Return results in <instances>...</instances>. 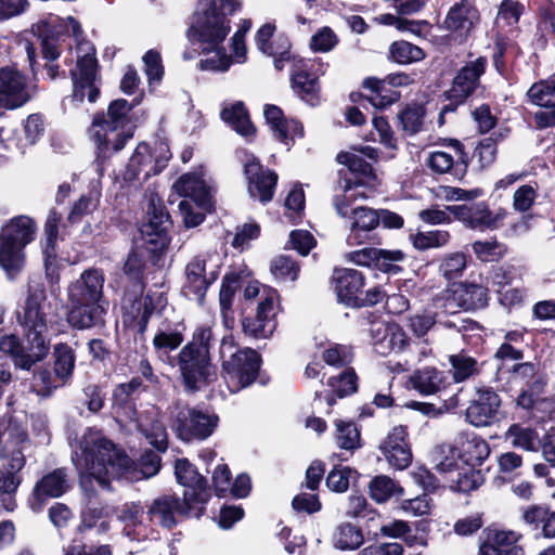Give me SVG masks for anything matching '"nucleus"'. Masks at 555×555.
Returning a JSON list of instances; mask_svg holds the SVG:
<instances>
[{
    "label": "nucleus",
    "instance_id": "nucleus-33",
    "mask_svg": "<svg viewBox=\"0 0 555 555\" xmlns=\"http://www.w3.org/2000/svg\"><path fill=\"white\" fill-rule=\"evenodd\" d=\"M453 299L465 311L485 309L489 305V288L474 282H460L451 285Z\"/></svg>",
    "mask_w": 555,
    "mask_h": 555
},
{
    "label": "nucleus",
    "instance_id": "nucleus-12",
    "mask_svg": "<svg viewBox=\"0 0 555 555\" xmlns=\"http://www.w3.org/2000/svg\"><path fill=\"white\" fill-rule=\"evenodd\" d=\"M279 292L270 286L263 288L261 298L254 314H241L243 334L253 339H268L278 327L276 306Z\"/></svg>",
    "mask_w": 555,
    "mask_h": 555
},
{
    "label": "nucleus",
    "instance_id": "nucleus-43",
    "mask_svg": "<svg viewBox=\"0 0 555 555\" xmlns=\"http://www.w3.org/2000/svg\"><path fill=\"white\" fill-rule=\"evenodd\" d=\"M137 397L124 385L115 386L112 393V410L121 417L134 420L138 416L135 404Z\"/></svg>",
    "mask_w": 555,
    "mask_h": 555
},
{
    "label": "nucleus",
    "instance_id": "nucleus-26",
    "mask_svg": "<svg viewBox=\"0 0 555 555\" xmlns=\"http://www.w3.org/2000/svg\"><path fill=\"white\" fill-rule=\"evenodd\" d=\"M379 450L390 466L397 469H405L413 460L408 426H395L379 446Z\"/></svg>",
    "mask_w": 555,
    "mask_h": 555
},
{
    "label": "nucleus",
    "instance_id": "nucleus-14",
    "mask_svg": "<svg viewBox=\"0 0 555 555\" xmlns=\"http://www.w3.org/2000/svg\"><path fill=\"white\" fill-rule=\"evenodd\" d=\"M23 335L25 344L15 334L3 335L0 338V351L9 354L16 367L30 371L49 354L50 343H38L30 339L29 334Z\"/></svg>",
    "mask_w": 555,
    "mask_h": 555
},
{
    "label": "nucleus",
    "instance_id": "nucleus-37",
    "mask_svg": "<svg viewBox=\"0 0 555 555\" xmlns=\"http://www.w3.org/2000/svg\"><path fill=\"white\" fill-rule=\"evenodd\" d=\"M496 380H505L509 386L524 385L528 387L534 380L547 385L546 376L540 373L539 363L530 361L513 363L509 367L504 366L503 372L496 375Z\"/></svg>",
    "mask_w": 555,
    "mask_h": 555
},
{
    "label": "nucleus",
    "instance_id": "nucleus-36",
    "mask_svg": "<svg viewBox=\"0 0 555 555\" xmlns=\"http://www.w3.org/2000/svg\"><path fill=\"white\" fill-rule=\"evenodd\" d=\"M522 524L534 538L550 539L552 507L546 503H533L520 508Z\"/></svg>",
    "mask_w": 555,
    "mask_h": 555
},
{
    "label": "nucleus",
    "instance_id": "nucleus-24",
    "mask_svg": "<svg viewBox=\"0 0 555 555\" xmlns=\"http://www.w3.org/2000/svg\"><path fill=\"white\" fill-rule=\"evenodd\" d=\"M487 66L488 60L486 56H479L475 61L467 62L456 72L447 93L451 98L459 99L460 102H466L480 87V79L485 75Z\"/></svg>",
    "mask_w": 555,
    "mask_h": 555
},
{
    "label": "nucleus",
    "instance_id": "nucleus-11",
    "mask_svg": "<svg viewBox=\"0 0 555 555\" xmlns=\"http://www.w3.org/2000/svg\"><path fill=\"white\" fill-rule=\"evenodd\" d=\"M199 505L182 495L176 493L163 494L153 500L147 508L149 521L157 524L162 528L171 530L178 525V518L201 519L206 512H201Z\"/></svg>",
    "mask_w": 555,
    "mask_h": 555
},
{
    "label": "nucleus",
    "instance_id": "nucleus-56",
    "mask_svg": "<svg viewBox=\"0 0 555 555\" xmlns=\"http://www.w3.org/2000/svg\"><path fill=\"white\" fill-rule=\"evenodd\" d=\"M374 269L387 273V274H398L402 271V267L397 264V262L402 261L405 258V254L401 249H377Z\"/></svg>",
    "mask_w": 555,
    "mask_h": 555
},
{
    "label": "nucleus",
    "instance_id": "nucleus-3",
    "mask_svg": "<svg viewBox=\"0 0 555 555\" xmlns=\"http://www.w3.org/2000/svg\"><path fill=\"white\" fill-rule=\"evenodd\" d=\"M101 269L85 270L67 289L66 322L73 330L85 331L105 323L108 300L104 296Z\"/></svg>",
    "mask_w": 555,
    "mask_h": 555
},
{
    "label": "nucleus",
    "instance_id": "nucleus-42",
    "mask_svg": "<svg viewBox=\"0 0 555 555\" xmlns=\"http://www.w3.org/2000/svg\"><path fill=\"white\" fill-rule=\"evenodd\" d=\"M426 57L425 51L409 41L397 40L389 46L387 59L399 65L421 62Z\"/></svg>",
    "mask_w": 555,
    "mask_h": 555
},
{
    "label": "nucleus",
    "instance_id": "nucleus-2",
    "mask_svg": "<svg viewBox=\"0 0 555 555\" xmlns=\"http://www.w3.org/2000/svg\"><path fill=\"white\" fill-rule=\"evenodd\" d=\"M442 459L436 465L453 492L470 493L485 482L480 467L490 455L486 439L474 433L460 435L454 444L439 447Z\"/></svg>",
    "mask_w": 555,
    "mask_h": 555
},
{
    "label": "nucleus",
    "instance_id": "nucleus-50",
    "mask_svg": "<svg viewBox=\"0 0 555 555\" xmlns=\"http://www.w3.org/2000/svg\"><path fill=\"white\" fill-rule=\"evenodd\" d=\"M57 235H44L40 238V248L43 257V266L47 278L59 279L57 264Z\"/></svg>",
    "mask_w": 555,
    "mask_h": 555
},
{
    "label": "nucleus",
    "instance_id": "nucleus-46",
    "mask_svg": "<svg viewBox=\"0 0 555 555\" xmlns=\"http://www.w3.org/2000/svg\"><path fill=\"white\" fill-rule=\"evenodd\" d=\"M468 257L463 251L446 254L440 259L439 273L449 282L460 279L467 267Z\"/></svg>",
    "mask_w": 555,
    "mask_h": 555
},
{
    "label": "nucleus",
    "instance_id": "nucleus-27",
    "mask_svg": "<svg viewBox=\"0 0 555 555\" xmlns=\"http://www.w3.org/2000/svg\"><path fill=\"white\" fill-rule=\"evenodd\" d=\"M352 223L348 236L349 244H382V237L375 233L378 227L377 209L359 206L351 210Z\"/></svg>",
    "mask_w": 555,
    "mask_h": 555
},
{
    "label": "nucleus",
    "instance_id": "nucleus-13",
    "mask_svg": "<svg viewBox=\"0 0 555 555\" xmlns=\"http://www.w3.org/2000/svg\"><path fill=\"white\" fill-rule=\"evenodd\" d=\"M47 300L44 288H29L25 301L15 310L17 323L23 327V334H29L30 339L38 343H50L43 335L47 332V314L42 304Z\"/></svg>",
    "mask_w": 555,
    "mask_h": 555
},
{
    "label": "nucleus",
    "instance_id": "nucleus-1",
    "mask_svg": "<svg viewBox=\"0 0 555 555\" xmlns=\"http://www.w3.org/2000/svg\"><path fill=\"white\" fill-rule=\"evenodd\" d=\"M83 472L103 488H109L111 478H151L162 467L160 456L153 450L142 452L137 462L126 451L102 435L89 428L80 440Z\"/></svg>",
    "mask_w": 555,
    "mask_h": 555
},
{
    "label": "nucleus",
    "instance_id": "nucleus-21",
    "mask_svg": "<svg viewBox=\"0 0 555 555\" xmlns=\"http://www.w3.org/2000/svg\"><path fill=\"white\" fill-rule=\"evenodd\" d=\"M528 101L539 107L551 111H538L533 115L535 128L539 130L555 128V73L546 79L533 82L528 89Z\"/></svg>",
    "mask_w": 555,
    "mask_h": 555
},
{
    "label": "nucleus",
    "instance_id": "nucleus-47",
    "mask_svg": "<svg viewBox=\"0 0 555 555\" xmlns=\"http://www.w3.org/2000/svg\"><path fill=\"white\" fill-rule=\"evenodd\" d=\"M409 240L415 249L427 250L446 246L451 240V235L446 230L417 231L416 233H410Z\"/></svg>",
    "mask_w": 555,
    "mask_h": 555
},
{
    "label": "nucleus",
    "instance_id": "nucleus-53",
    "mask_svg": "<svg viewBox=\"0 0 555 555\" xmlns=\"http://www.w3.org/2000/svg\"><path fill=\"white\" fill-rule=\"evenodd\" d=\"M476 258L481 262L500 261L507 253V247L503 243L493 241H475L472 244Z\"/></svg>",
    "mask_w": 555,
    "mask_h": 555
},
{
    "label": "nucleus",
    "instance_id": "nucleus-34",
    "mask_svg": "<svg viewBox=\"0 0 555 555\" xmlns=\"http://www.w3.org/2000/svg\"><path fill=\"white\" fill-rule=\"evenodd\" d=\"M339 184L344 192L352 191L358 186L373 185L377 180L373 166L363 157L352 158V163L347 170L338 171Z\"/></svg>",
    "mask_w": 555,
    "mask_h": 555
},
{
    "label": "nucleus",
    "instance_id": "nucleus-45",
    "mask_svg": "<svg viewBox=\"0 0 555 555\" xmlns=\"http://www.w3.org/2000/svg\"><path fill=\"white\" fill-rule=\"evenodd\" d=\"M336 426V442L340 449L353 453L362 447L361 433L359 427L352 421H335Z\"/></svg>",
    "mask_w": 555,
    "mask_h": 555
},
{
    "label": "nucleus",
    "instance_id": "nucleus-61",
    "mask_svg": "<svg viewBox=\"0 0 555 555\" xmlns=\"http://www.w3.org/2000/svg\"><path fill=\"white\" fill-rule=\"evenodd\" d=\"M266 55L273 57V65L278 72L283 70L285 63H295V60H299L292 53V42L288 37L281 35L275 39V48L272 49V53H266Z\"/></svg>",
    "mask_w": 555,
    "mask_h": 555
},
{
    "label": "nucleus",
    "instance_id": "nucleus-20",
    "mask_svg": "<svg viewBox=\"0 0 555 555\" xmlns=\"http://www.w3.org/2000/svg\"><path fill=\"white\" fill-rule=\"evenodd\" d=\"M219 423L217 414H209L196 408L179 412L176 417L178 437L184 441L205 440L210 437Z\"/></svg>",
    "mask_w": 555,
    "mask_h": 555
},
{
    "label": "nucleus",
    "instance_id": "nucleus-28",
    "mask_svg": "<svg viewBox=\"0 0 555 555\" xmlns=\"http://www.w3.org/2000/svg\"><path fill=\"white\" fill-rule=\"evenodd\" d=\"M173 188L176 192L184 197V199L196 204L197 208L206 211H215V199L210 192V188L202 176L195 172H188L178 178Z\"/></svg>",
    "mask_w": 555,
    "mask_h": 555
},
{
    "label": "nucleus",
    "instance_id": "nucleus-55",
    "mask_svg": "<svg viewBox=\"0 0 555 555\" xmlns=\"http://www.w3.org/2000/svg\"><path fill=\"white\" fill-rule=\"evenodd\" d=\"M150 157L154 159L153 165L145 171L144 181L153 176L159 175L167 166L172 157L169 141L166 138L159 139L151 150Z\"/></svg>",
    "mask_w": 555,
    "mask_h": 555
},
{
    "label": "nucleus",
    "instance_id": "nucleus-19",
    "mask_svg": "<svg viewBox=\"0 0 555 555\" xmlns=\"http://www.w3.org/2000/svg\"><path fill=\"white\" fill-rule=\"evenodd\" d=\"M77 72L70 69L73 79L72 99L82 103L87 93L88 101L95 103L100 98L101 90L96 83L99 63L95 53H87L78 59Z\"/></svg>",
    "mask_w": 555,
    "mask_h": 555
},
{
    "label": "nucleus",
    "instance_id": "nucleus-15",
    "mask_svg": "<svg viewBox=\"0 0 555 555\" xmlns=\"http://www.w3.org/2000/svg\"><path fill=\"white\" fill-rule=\"evenodd\" d=\"M502 399L490 386L476 388L465 410V420L474 427H489L501 418Z\"/></svg>",
    "mask_w": 555,
    "mask_h": 555
},
{
    "label": "nucleus",
    "instance_id": "nucleus-48",
    "mask_svg": "<svg viewBox=\"0 0 555 555\" xmlns=\"http://www.w3.org/2000/svg\"><path fill=\"white\" fill-rule=\"evenodd\" d=\"M38 39L40 41V51L42 59L54 62L61 55L59 46V34L48 23L38 26Z\"/></svg>",
    "mask_w": 555,
    "mask_h": 555
},
{
    "label": "nucleus",
    "instance_id": "nucleus-39",
    "mask_svg": "<svg viewBox=\"0 0 555 555\" xmlns=\"http://www.w3.org/2000/svg\"><path fill=\"white\" fill-rule=\"evenodd\" d=\"M221 119L243 137L256 134V127L251 122L249 113L244 102L237 101L220 113Z\"/></svg>",
    "mask_w": 555,
    "mask_h": 555
},
{
    "label": "nucleus",
    "instance_id": "nucleus-52",
    "mask_svg": "<svg viewBox=\"0 0 555 555\" xmlns=\"http://www.w3.org/2000/svg\"><path fill=\"white\" fill-rule=\"evenodd\" d=\"M270 272L279 281L295 282L299 276L300 266L291 256L280 255L272 259Z\"/></svg>",
    "mask_w": 555,
    "mask_h": 555
},
{
    "label": "nucleus",
    "instance_id": "nucleus-57",
    "mask_svg": "<svg viewBox=\"0 0 555 555\" xmlns=\"http://www.w3.org/2000/svg\"><path fill=\"white\" fill-rule=\"evenodd\" d=\"M323 361L334 367H349L354 359L353 349L350 346L334 344L322 352Z\"/></svg>",
    "mask_w": 555,
    "mask_h": 555
},
{
    "label": "nucleus",
    "instance_id": "nucleus-60",
    "mask_svg": "<svg viewBox=\"0 0 555 555\" xmlns=\"http://www.w3.org/2000/svg\"><path fill=\"white\" fill-rule=\"evenodd\" d=\"M357 473L349 466L335 465L325 479L326 487L336 493H344L348 490L352 474Z\"/></svg>",
    "mask_w": 555,
    "mask_h": 555
},
{
    "label": "nucleus",
    "instance_id": "nucleus-62",
    "mask_svg": "<svg viewBox=\"0 0 555 555\" xmlns=\"http://www.w3.org/2000/svg\"><path fill=\"white\" fill-rule=\"evenodd\" d=\"M507 437L512 439V446L521 448L527 451H534V441L538 434L533 428L522 427L519 424H512L506 433Z\"/></svg>",
    "mask_w": 555,
    "mask_h": 555
},
{
    "label": "nucleus",
    "instance_id": "nucleus-8",
    "mask_svg": "<svg viewBox=\"0 0 555 555\" xmlns=\"http://www.w3.org/2000/svg\"><path fill=\"white\" fill-rule=\"evenodd\" d=\"M262 356L254 348H238L228 360L221 363V377L229 391L237 393L250 387L259 379L261 385L268 383L261 375Z\"/></svg>",
    "mask_w": 555,
    "mask_h": 555
},
{
    "label": "nucleus",
    "instance_id": "nucleus-30",
    "mask_svg": "<svg viewBox=\"0 0 555 555\" xmlns=\"http://www.w3.org/2000/svg\"><path fill=\"white\" fill-rule=\"evenodd\" d=\"M152 315V308L149 307L142 293L126 299L121 306L122 324L126 328L134 332L135 338H145Z\"/></svg>",
    "mask_w": 555,
    "mask_h": 555
},
{
    "label": "nucleus",
    "instance_id": "nucleus-7",
    "mask_svg": "<svg viewBox=\"0 0 555 555\" xmlns=\"http://www.w3.org/2000/svg\"><path fill=\"white\" fill-rule=\"evenodd\" d=\"M242 2H207V7L194 13V23L191 30L201 43L218 47L228 37L231 30L232 15L241 9Z\"/></svg>",
    "mask_w": 555,
    "mask_h": 555
},
{
    "label": "nucleus",
    "instance_id": "nucleus-38",
    "mask_svg": "<svg viewBox=\"0 0 555 555\" xmlns=\"http://www.w3.org/2000/svg\"><path fill=\"white\" fill-rule=\"evenodd\" d=\"M410 379L413 388L423 396L435 395L450 385L447 373L435 366L416 370Z\"/></svg>",
    "mask_w": 555,
    "mask_h": 555
},
{
    "label": "nucleus",
    "instance_id": "nucleus-22",
    "mask_svg": "<svg viewBox=\"0 0 555 555\" xmlns=\"http://www.w3.org/2000/svg\"><path fill=\"white\" fill-rule=\"evenodd\" d=\"M361 88L363 91L351 92L349 99L352 103L362 106H365L364 102H366L377 109H385L401 98V92L389 87L384 78L366 77L362 80Z\"/></svg>",
    "mask_w": 555,
    "mask_h": 555
},
{
    "label": "nucleus",
    "instance_id": "nucleus-23",
    "mask_svg": "<svg viewBox=\"0 0 555 555\" xmlns=\"http://www.w3.org/2000/svg\"><path fill=\"white\" fill-rule=\"evenodd\" d=\"M30 100L27 90V78L17 68L4 66L0 68V107L16 109Z\"/></svg>",
    "mask_w": 555,
    "mask_h": 555
},
{
    "label": "nucleus",
    "instance_id": "nucleus-9",
    "mask_svg": "<svg viewBox=\"0 0 555 555\" xmlns=\"http://www.w3.org/2000/svg\"><path fill=\"white\" fill-rule=\"evenodd\" d=\"M169 359L171 366H178L182 385L188 392H197L217 377L211 356L193 349L192 344H185L176 357Z\"/></svg>",
    "mask_w": 555,
    "mask_h": 555
},
{
    "label": "nucleus",
    "instance_id": "nucleus-10",
    "mask_svg": "<svg viewBox=\"0 0 555 555\" xmlns=\"http://www.w3.org/2000/svg\"><path fill=\"white\" fill-rule=\"evenodd\" d=\"M173 222L164 202L152 196L147 204L146 221L140 228L144 238L145 248L153 254V257H159L169 246V230Z\"/></svg>",
    "mask_w": 555,
    "mask_h": 555
},
{
    "label": "nucleus",
    "instance_id": "nucleus-17",
    "mask_svg": "<svg viewBox=\"0 0 555 555\" xmlns=\"http://www.w3.org/2000/svg\"><path fill=\"white\" fill-rule=\"evenodd\" d=\"M70 488L67 468L57 467L36 481L27 499L28 507L34 513H40L49 500L63 496Z\"/></svg>",
    "mask_w": 555,
    "mask_h": 555
},
{
    "label": "nucleus",
    "instance_id": "nucleus-16",
    "mask_svg": "<svg viewBox=\"0 0 555 555\" xmlns=\"http://www.w3.org/2000/svg\"><path fill=\"white\" fill-rule=\"evenodd\" d=\"M175 476L177 482L184 487L183 495L199 505L201 512H206V506L211 499L207 478L186 457L175 461Z\"/></svg>",
    "mask_w": 555,
    "mask_h": 555
},
{
    "label": "nucleus",
    "instance_id": "nucleus-54",
    "mask_svg": "<svg viewBox=\"0 0 555 555\" xmlns=\"http://www.w3.org/2000/svg\"><path fill=\"white\" fill-rule=\"evenodd\" d=\"M364 541L362 530L349 522L343 524L338 527V532L335 540V547L341 551L357 550Z\"/></svg>",
    "mask_w": 555,
    "mask_h": 555
},
{
    "label": "nucleus",
    "instance_id": "nucleus-29",
    "mask_svg": "<svg viewBox=\"0 0 555 555\" xmlns=\"http://www.w3.org/2000/svg\"><path fill=\"white\" fill-rule=\"evenodd\" d=\"M86 496L87 502L80 513L78 529L82 532L96 527L100 533L107 532L111 528L108 521L111 517L109 506L100 499L94 489L87 490Z\"/></svg>",
    "mask_w": 555,
    "mask_h": 555
},
{
    "label": "nucleus",
    "instance_id": "nucleus-58",
    "mask_svg": "<svg viewBox=\"0 0 555 555\" xmlns=\"http://www.w3.org/2000/svg\"><path fill=\"white\" fill-rule=\"evenodd\" d=\"M183 340L184 336L180 331H158L153 338V346L159 357L166 356L169 358V352L178 349Z\"/></svg>",
    "mask_w": 555,
    "mask_h": 555
},
{
    "label": "nucleus",
    "instance_id": "nucleus-63",
    "mask_svg": "<svg viewBox=\"0 0 555 555\" xmlns=\"http://www.w3.org/2000/svg\"><path fill=\"white\" fill-rule=\"evenodd\" d=\"M496 155L498 139L489 135L478 142L473 156L478 158L479 170H485L495 162Z\"/></svg>",
    "mask_w": 555,
    "mask_h": 555
},
{
    "label": "nucleus",
    "instance_id": "nucleus-5",
    "mask_svg": "<svg viewBox=\"0 0 555 555\" xmlns=\"http://www.w3.org/2000/svg\"><path fill=\"white\" fill-rule=\"evenodd\" d=\"M38 224L27 215L14 216L0 228V269L10 281L17 280L27 266L26 247L36 240Z\"/></svg>",
    "mask_w": 555,
    "mask_h": 555
},
{
    "label": "nucleus",
    "instance_id": "nucleus-18",
    "mask_svg": "<svg viewBox=\"0 0 555 555\" xmlns=\"http://www.w3.org/2000/svg\"><path fill=\"white\" fill-rule=\"evenodd\" d=\"M289 82L293 92L305 103L314 107L321 103L320 76L312 60H295L292 65Z\"/></svg>",
    "mask_w": 555,
    "mask_h": 555
},
{
    "label": "nucleus",
    "instance_id": "nucleus-59",
    "mask_svg": "<svg viewBox=\"0 0 555 555\" xmlns=\"http://www.w3.org/2000/svg\"><path fill=\"white\" fill-rule=\"evenodd\" d=\"M525 350L520 346H513L509 343H502L495 350L493 358L498 361L495 375L503 372L504 366L509 367L513 363L524 360Z\"/></svg>",
    "mask_w": 555,
    "mask_h": 555
},
{
    "label": "nucleus",
    "instance_id": "nucleus-4",
    "mask_svg": "<svg viewBox=\"0 0 555 555\" xmlns=\"http://www.w3.org/2000/svg\"><path fill=\"white\" fill-rule=\"evenodd\" d=\"M137 104V99L130 103L120 98L108 104L106 114L100 111L93 115L91 128L95 129L93 139L96 144L98 158L105 159L112 154L120 152L133 138V129L129 127V114Z\"/></svg>",
    "mask_w": 555,
    "mask_h": 555
},
{
    "label": "nucleus",
    "instance_id": "nucleus-41",
    "mask_svg": "<svg viewBox=\"0 0 555 555\" xmlns=\"http://www.w3.org/2000/svg\"><path fill=\"white\" fill-rule=\"evenodd\" d=\"M266 122L269 125L274 139L285 145L294 142L289 135V122L282 108L274 104H266L263 109Z\"/></svg>",
    "mask_w": 555,
    "mask_h": 555
},
{
    "label": "nucleus",
    "instance_id": "nucleus-31",
    "mask_svg": "<svg viewBox=\"0 0 555 555\" xmlns=\"http://www.w3.org/2000/svg\"><path fill=\"white\" fill-rule=\"evenodd\" d=\"M207 260L203 255L194 256L185 266V281L182 285V293L203 306L206 300L208 282L206 280Z\"/></svg>",
    "mask_w": 555,
    "mask_h": 555
},
{
    "label": "nucleus",
    "instance_id": "nucleus-49",
    "mask_svg": "<svg viewBox=\"0 0 555 555\" xmlns=\"http://www.w3.org/2000/svg\"><path fill=\"white\" fill-rule=\"evenodd\" d=\"M370 496L377 503L388 501L395 494H402L403 488L386 475L375 476L369 485Z\"/></svg>",
    "mask_w": 555,
    "mask_h": 555
},
{
    "label": "nucleus",
    "instance_id": "nucleus-32",
    "mask_svg": "<svg viewBox=\"0 0 555 555\" xmlns=\"http://www.w3.org/2000/svg\"><path fill=\"white\" fill-rule=\"evenodd\" d=\"M479 21V11L473 2H455L450 8L443 21V26L450 31L459 33L466 39Z\"/></svg>",
    "mask_w": 555,
    "mask_h": 555
},
{
    "label": "nucleus",
    "instance_id": "nucleus-64",
    "mask_svg": "<svg viewBox=\"0 0 555 555\" xmlns=\"http://www.w3.org/2000/svg\"><path fill=\"white\" fill-rule=\"evenodd\" d=\"M426 166L437 175H450L455 180V167L454 157L443 151L430 152L427 159Z\"/></svg>",
    "mask_w": 555,
    "mask_h": 555
},
{
    "label": "nucleus",
    "instance_id": "nucleus-35",
    "mask_svg": "<svg viewBox=\"0 0 555 555\" xmlns=\"http://www.w3.org/2000/svg\"><path fill=\"white\" fill-rule=\"evenodd\" d=\"M51 359L54 379L61 385H70L76 369V350L67 343H56L53 346Z\"/></svg>",
    "mask_w": 555,
    "mask_h": 555
},
{
    "label": "nucleus",
    "instance_id": "nucleus-6",
    "mask_svg": "<svg viewBox=\"0 0 555 555\" xmlns=\"http://www.w3.org/2000/svg\"><path fill=\"white\" fill-rule=\"evenodd\" d=\"M364 272L346 267H334L328 280L336 302L349 309L374 307L384 301L386 292L380 285L366 288Z\"/></svg>",
    "mask_w": 555,
    "mask_h": 555
},
{
    "label": "nucleus",
    "instance_id": "nucleus-51",
    "mask_svg": "<svg viewBox=\"0 0 555 555\" xmlns=\"http://www.w3.org/2000/svg\"><path fill=\"white\" fill-rule=\"evenodd\" d=\"M425 108L421 104H406L398 114L402 130L410 135L416 134L423 128Z\"/></svg>",
    "mask_w": 555,
    "mask_h": 555
},
{
    "label": "nucleus",
    "instance_id": "nucleus-40",
    "mask_svg": "<svg viewBox=\"0 0 555 555\" xmlns=\"http://www.w3.org/2000/svg\"><path fill=\"white\" fill-rule=\"evenodd\" d=\"M449 362L452 367L451 373L454 383H463L470 377L480 375L482 366L486 364V361L478 362L464 350L449 356Z\"/></svg>",
    "mask_w": 555,
    "mask_h": 555
},
{
    "label": "nucleus",
    "instance_id": "nucleus-25",
    "mask_svg": "<svg viewBox=\"0 0 555 555\" xmlns=\"http://www.w3.org/2000/svg\"><path fill=\"white\" fill-rule=\"evenodd\" d=\"M244 175L248 181L250 196L258 197L262 204L272 201L279 176L271 169H263L260 160L251 155L244 164Z\"/></svg>",
    "mask_w": 555,
    "mask_h": 555
},
{
    "label": "nucleus",
    "instance_id": "nucleus-44",
    "mask_svg": "<svg viewBox=\"0 0 555 555\" xmlns=\"http://www.w3.org/2000/svg\"><path fill=\"white\" fill-rule=\"evenodd\" d=\"M327 386L343 399L356 393L359 389V377L353 367H346L339 374L327 379Z\"/></svg>",
    "mask_w": 555,
    "mask_h": 555
}]
</instances>
